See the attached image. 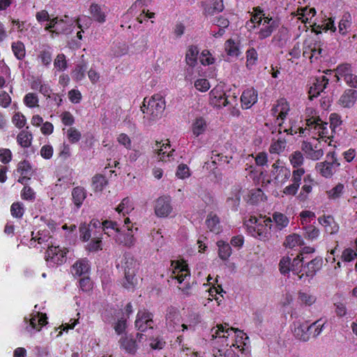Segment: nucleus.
<instances>
[{"label":"nucleus","mask_w":357,"mask_h":357,"mask_svg":"<svg viewBox=\"0 0 357 357\" xmlns=\"http://www.w3.org/2000/svg\"><path fill=\"white\" fill-rule=\"evenodd\" d=\"M80 237L83 241H88L92 236L93 239L87 245L91 252H96L101 249L100 237L102 234L108 236H113L117 242L126 246L133 244L132 225H82L79 229Z\"/></svg>","instance_id":"1"},{"label":"nucleus","mask_w":357,"mask_h":357,"mask_svg":"<svg viewBox=\"0 0 357 357\" xmlns=\"http://www.w3.org/2000/svg\"><path fill=\"white\" fill-rule=\"evenodd\" d=\"M210 336L212 340H215L217 344H222V347L218 348L214 346L213 357H238L232 348L243 350L245 340L248 338L242 331L229 327L227 324H217L212 328Z\"/></svg>","instance_id":"2"},{"label":"nucleus","mask_w":357,"mask_h":357,"mask_svg":"<svg viewBox=\"0 0 357 357\" xmlns=\"http://www.w3.org/2000/svg\"><path fill=\"white\" fill-rule=\"evenodd\" d=\"M172 278L180 284L178 289L185 295L192 294V286L190 283V273L188 264L183 261H173L171 264Z\"/></svg>","instance_id":"3"},{"label":"nucleus","mask_w":357,"mask_h":357,"mask_svg":"<svg viewBox=\"0 0 357 357\" xmlns=\"http://www.w3.org/2000/svg\"><path fill=\"white\" fill-rule=\"evenodd\" d=\"M146 102V98H144L143 106L141 107V110L144 114V118L150 123L160 119L165 109L164 98L158 94L154 95L149 100L147 105Z\"/></svg>","instance_id":"4"},{"label":"nucleus","mask_w":357,"mask_h":357,"mask_svg":"<svg viewBox=\"0 0 357 357\" xmlns=\"http://www.w3.org/2000/svg\"><path fill=\"white\" fill-rule=\"evenodd\" d=\"M47 317L45 314L34 311L29 317L24 320V328L26 332L30 335L40 331L41 328L47 324Z\"/></svg>","instance_id":"5"},{"label":"nucleus","mask_w":357,"mask_h":357,"mask_svg":"<svg viewBox=\"0 0 357 357\" xmlns=\"http://www.w3.org/2000/svg\"><path fill=\"white\" fill-rule=\"evenodd\" d=\"M327 160L316 165V170L324 177L331 178L340 167L335 153L328 152L326 155Z\"/></svg>","instance_id":"6"},{"label":"nucleus","mask_w":357,"mask_h":357,"mask_svg":"<svg viewBox=\"0 0 357 357\" xmlns=\"http://www.w3.org/2000/svg\"><path fill=\"white\" fill-rule=\"evenodd\" d=\"M68 250L65 248L59 245H50L47 244V250L45 253V259L50 266H54L62 264L66 260Z\"/></svg>","instance_id":"7"},{"label":"nucleus","mask_w":357,"mask_h":357,"mask_svg":"<svg viewBox=\"0 0 357 357\" xmlns=\"http://www.w3.org/2000/svg\"><path fill=\"white\" fill-rule=\"evenodd\" d=\"M135 327L141 332H145L148 329H153V314L144 309L139 310L135 320Z\"/></svg>","instance_id":"8"},{"label":"nucleus","mask_w":357,"mask_h":357,"mask_svg":"<svg viewBox=\"0 0 357 357\" xmlns=\"http://www.w3.org/2000/svg\"><path fill=\"white\" fill-rule=\"evenodd\" d=\"M261 28L258 32L259 38L264 40L271 36L273 32L280 26V20L278 18H273L269 15L264 17V22L261 24Z\"/></svg>","instance_id":"9"},{"label":"nucleus","mask_w":357,"mask_h":357,"mask_svg":"<svg viewBox=\"0 0 357 357\" xmlns=\"http://www.w3.org/2000/svg\"><path fill=\"white\" fill-rule=\"evenodd\" d=\"M181 317L177 309L169 307L166 314V326L169 331H179L182 330L181 324Z\"/></svg>","instance_id":"10"},{"label":"nucleus","mask_w":357,"mask_h":357,"mask_svg":"<svg viewBox=\"0 0 357 357\" xmlns=\"http://www.w3.org/2000/svg\"><path fill=\"white\" fill-rule=\"evenodd\" d=\"M301 150L307 158L313 160H319L324 155V151L319 143L313 146L311 143L304 141L301 144Z\"/></svg>","instance_id":"11"},{"label":"nucleus","mask_w":357,"mask_h":357,"mask_svg":"<svg viewBox=\"0 0 357 357\" xmlns=\"http://www.w3.org/2000/svg\"><path fill=\"white\" fill-rule=\"evenodd\" d=\"M171 199L169 197H160L156 200L155 206V213L158 217H167L171 213L172 208L171 206Z\"/></svg>","instance_id":"12"},{"label":"nucleus","mask_w":357,"mask_h":357,"mask_svg":"<svg viewBox=\"0 0 357 357\" xmlns=\"http://www.w3.org/2000/svg\"><path fill=\"white\" fill-rule=\"evenodd\" d=\"M328 79L325 75L317 77L314 78L312 86L309 89L310 98H316L324 92L328 84Z\"/></svg>","instance_id":"13"},{"label":"nucleus","mask_w":357,"mask_h":357,"mask_svg":"<svg viewBox=\"0 0 357 357\" xmlns=\"http://www.w3.org/2000/svg\"><path fill=\"white\" fill-rule=\"evenodd\" d=\"M356 100L357 90L347 89L340 97L338 104L344 108H351L355 105Z\"/></svg>","instance_id":"14"},{"label":"nucleus","mask_w":357,"mask_h":357,"mask_svg":"<svg viewBox=\"0 0 357 357\" xmlns=\"http://www.w3.org/2000/svg\"><path fill=\"white\" fill-rule=\"evenodd\" d=\"M310 326L307 322L299 321L294 322L293 333L294 336L302 341L306 342L310 337Z\"/></svg>","instance_id":"15"},{"label":"nucleus","mask_w":357,"mask_h":357,"mask_svg":"<svg viewBox=\"0 0 357 357\" xmlns=\"http://www.w3.org/2000/svg\"><path fill=\"white\" fill-rule=\"evenodd\" d=\"M246 230L252 236L264 239L267 237L270 227L268 225H245Z\"/></svg>","instance_id":"16"},{"label":"nucleus","mask_w":357,"mask_h":357,"mask_svg":"<svg viewBox=\"0 0 357 357\" xmlns=\"http://www.w3.org/2000/svg\"><path fill=\"white\" fill-rule=\"evenodd\" d=\"M257 91L255 89L250 88L243 92L241 101L245 109H249L257 102Z\"/></svg>","instance_id":"17"},{"label":"nucleus","mask_w":357,"mask_h":357,"mask_svg":"<svg viewBox=\"0 0 357 357\" xmlns=\"http://www.w3.org/2000/svg\"><path fill=\"white\" fill-rule=\"evenodd\" d=\"M90 264L87 259H80L77 260L71 268V273L74 276L80 277L89 273Z\"/></svg>","instance_id":"18"},{"label":"nucleus","mask_w":357,"mask_h":357,"mask_svg":"<svg viewBox=\"0 0 357 357\" xmlns=\"http://www.w3.org/2000/svg\"><path fill=\"white\" fill-rule=\"evenodd\" d=\"M337 79H340V77H342L344 81H348V78L353 74L354 70L350 63H343L339 64L335 69Z\"/></svg>","instance_id":"19"},{"label":"nucleus","mask_w":357,"mask_h":357,"mask_svg":"<svg viewBox=\"0 0 357 357\" xmlns=\"http://www.w3.org/2000/svg\"><path fill=\"white\" fill-rule=\"evenodd\" d=\"M322 266V259L315 258L311 260L306 266L304 267L305 271L307 277L312 278L316 273L321 268Z\"/></svg>","instance_id":"20"},{"label":"nucleus","mask_w":357,"mask_h":357,"mask_svg":"<svg viewBox=\"0 0 357 357\" xmlns=\"http://www.w3.org/2000/svg\"><path fill=\"white\" fill-rule=\"evenodd\" d=\"M210 96L213 104L218 107H226L227 105L231 104V102L228 100V96H226L225 93H222L218 91L213 89L210 92Z\"/></svg>","instance_id":"21"},{"label":"nucleus","mask_w":357,"mask_h":357,"mask_svg":"<svg viewBox=\"0 0 357 357\" xmlns=\"http://www.w3.org/2000/svg\"><path fill=\"white\" fill-rule=\"evenodd\" d=\"M224 9L222 0H212L210 4H207L204 8V14L213 15L216 13H220Z\"/></svg>","instance_id":"22"},{"label":"nucleus","mask_w":357,"mask_h":357,"mask_svg":"<svg viewBox=\"0 0 357 357\" xmlns=\"http://www.w3.org/2000/svg\"><path fill=\"white\" fill-rule=\"evenodd\" d=\"M297 13L298 19L301 20L303 23L306 24L316 15V10L314 8H308L305 7L298 9Z\"/></svg>","instance_id":"23"},{"label":"nucleus","mask_w":357,"mask_h":357,"mask_svg":"<svg viewBox=\"0 0 357 357\" xmlns=\"http://www.w3.org/2000/svg\"><path fill=\"white\" fill-rule=\"evenodd\" d=\"M199 50L197 46L190 45L185 54L186 63L191 67H195L197 63V55Z\"/></svg>","instance_id":"24"},{"label":"nucleus","mask_w":357,"mask_h":357,"mask_svg":"<svg viewBox=\"0 0 357 357\" xmlns=\"http://www.w3.org/2000/svg\"><path fill=\"white\" fill-rule=\"evenodd\" d=\"M133 210V204L128 197L123 199L120 204L116 208L117 213L119 215L122 214L123 217Z\"/></svg>","instance_id":"25"},{"label":"nucleus","mask_w":357,"mask_h":357,"mask_svg":"<svg viewBox=\"0 0 357 357\" xmlns=\"http://www.w3.org/2000/svg\"><path fill=\"white\" fill-rule=\"evenodd\" d=\"M218 247V256L222 260H227L231 255V248L229 243L223 241H218L217 242Z\"/></svg>","instance_id":"26"},{"label":"nucleus","mask_w":357,"mask_h":357,"mask_svg":"<svg viewBox=\"0 0 357 357\" xmlns=\"http://www.w3.org/2000/svg\"><path fill=\"white\" fill-rule=\"evenodd\" d=\"M87 70V64L85 61H82L77 63L75 70L72 73V77L77 82L82 80L85 77V73Z\"/></svg>","instance_id":"27"},{"label":"nucleus","mask_w":357,"mask_h":357,"mask_svg":"<svg viewBox=\"0 0 357 357\" xmlns=\"http://www.w3.org/2000/svg\"><path fill=\"white\" fill-rule=\"evenodd\" d=\"M72 196L74 204L79 208L86 199V193L83 188L76 187L72 191Z\"/></svg>","instance_id":"28"},{"label":"nucleus","mask_w":357,"mask_h":357,"mask_svg":"<svg viewBox=\"0 0 357 357\" xmlns=\"http://www.w3.org/2000/svg\"><path fill=\"white\" fill-rule=\"evenodd\" d=\"M124 273L125 278L123 281V287L128 290L134 289L137 284V278L135 276V273L132 271H130V272L128 271V272Z\"/></svg>","instance_id":"29"},{"label":"nucleus","mask_w":357,"mask_h":357,"mask_svg":"<svg viewBox=\"0 0 357 357\" xmlns=\"http://www.w3.org/2000/svg\"><path fill=\"white\" fill-rule=\"evenodd\" d=\"M199 317L196 313L189 314L188 319L181 324L182 331L190 330L195 331V326L199 323Z\"/></svg>","instance_id":"30"},{"label":"nucleus","mask_w":357,"mask_h":357,"mask_svg":"<svg viewBox=\"0 0 357 357\" xmlns=\"http://www.w3.org/2000/svg\"><path fill=\"white\" fill-rule=\"evenodd\" d=\"M192 132L196 137L203 134L206 129V123L202 117L197 118L192 123Z\"/></svg>","instance_id":"31"},{"label":"nucleus","mask_w":357,"mask_h":357,"mask_svg":"<svg viewBox=\"0 0 357 357\" xmlns=\"http://www.w3.org/2000/svg\"><path fill=\"white\" fill-rule=\"evenodd\" d=\"M308 49L312 52V55L309 56L312 63L323 56L324 50L321 47L319 44L312 43L308 45Z\"/></svg>","instance_id":"32"},{"label":"nucleus","mask_w":357,"mask_h":357,"mask_svg":"<svg viewBox=\"0 0 357 357\" xmlns=\"http://www.w3.org/2000/svg\"><path fill=\"white\" fill-rule=\"evenodd\" d=\"M32 135L26 130H22L17 137L18 144L24 148H28L31 146Z\"/></svg>","instance_id":"33"},{"label":"nucleus","mask_w":357,"mask_h":357,"mask_svg":"<svg viewBox=\"0 0 357 357\" xmlns=\"http://www.w3.org/2000/svg\"><path fill=\"white\" fill-rule=\"evenodd\" d=\"M303 243L302 238L298 234L289 235L286 238L284 245L289 248H295L302 245Z\"/></svg>","instance_id":"34"},{"label":"nucleus","mask_w":357,"mask_h":357,"mask_svg":"<svg viewBox=\"0 0 357 357\" xmlns=\"http://www.w3.org/2000/svg\"><path fill=\"white\" fill-rule=\"evenodd\" d=\"M12 50L14 53V55L15 57L19 59L22 60L24 58L26 51H25V47L22 42L21 41H17L12 43L11 45Z\"/></svg>","instance_id":"35"},{"label":"nucleus","mask_w":357,"mask_h":357,"mask_svg":"<svg viewBox=\"0 0 357 357\" xmlns=\"http://www.w3.org/2000/svg\"><path fill=\"white\" fill-rule=\"evenodd\" d=\"M291 174L289 169L286 167H282L274 178L275 182L281 184L284 183L290 178Z\"/></svg>","instance_id":"36"},{"label":"nucleus","mask_w":357,"mask_h":357,"mask_svg":"<svg viewBox=\"0 0 357 357\" xmlns=\"http://www.w3.org/2000/svg\"><path fill=\"white\" fill-rule=\"evenodd\" d=\"M38 241V244L45 243V245L47 246V244L50 243V245H53L52 241V237L47 236L45 234H43L38 232V236H33V232H32V239L31 241L30 245L33 246H36L35 243Z\"/></svg>","instance_id":"37"},{"label":"nucleus","mask_w":357,"mask_h":357,"mask_svg":"<svg viewBox=\"0 0 357 357\" xmlns=\"http://www.w3.org/2000/svg\"><path fill=\"white\" fill-rule=\"evenodd\" d=\"M107 183L106 178L101 174H97L92 178V185L95 191H102Z\"/></svg>","instance_id":"38"},{"label":"nucleus","mask_w":357,"mask_h":357,"mask_svg":"<svg viewBox=\"0 0 357 357\" xmlns=\"http://www.w3.org/2000/svg\"><path fill=\"white\" fill-rule=\"evenodd\" d=\"M121 345L127 352L130 354H135L137 351L136 342L132 338H122L121 341Z\"/></svg>","instance_id":"39"},{"label":"nucleus","mask_w":357,"mask_h":357,"mask_svg":"<svg viewBox=\"0 0 357 357\" xmlns=\"http://www.w3.org/2000/svg\"><path fill=\"white\" fill-rule=\"evenodd\" d=\"M91 13L93 19L100 23L105 21V15L102 12L100 7L97 4H92L90 7Z\"/></svg>","instance_id":"40"},{"label":"nucleus","mask_w":357,"mask_h":357,"mask_svg":"<svg viewBox=\"0 0 357 357\" xmlns=\"http://www.w3.org/2000/svg\"><path fill=\"white\" fill-rule=\"evenodd\" d=\"M225 51L231 56H238L240 54L238 47L232 39H229L225 44Z\"/></svg>","instance_id":"41"},{"label":"nucleus","mask_w":357,"mask_h":357,"mask_svg":"<svg viewBox=\"0 0 357 357\" xmlns=\"http://www.w3.org/2000/svg\"><path fill=\"white\" fill-rule=\"evenodd\" d=\"M298 299L303 304L307 305V306L312 305L317 301V298L314 295H313L309 292H303V291L299 292Z\"/></svg>","instance_id":"42"},{"label":"nucleus","mask_w":357,"mask_h":357,"mask_svg":"<svg viewBox=\"0 0 357 357\" xmlns=\"http://www.w3.org/2000/svg\"><path fill=\"white\" fill-rule=\"evenodd\" d=\"M137 262L136 260L133 259L132 257L130 255H126L124 257V273L128 272V271L130 272V271H132L134 273L136 272L137 268Z\"/></svg>","instance_id":"43"},{"label":"nucleus","mask_w":357,"mask_h":357,"mask_svg":"<svg viewBox=\"0 0 357 357\" xmlns=\"http://www.w3.org/2000/svg\"><path fill=\"white\" fill-rule=\"evenodd\" d=\"M286 144L287 142L284 139L279 138L271 145L269 151L271 153H280L284 150Z\"/></svg>","instance_id":"44"},{"label":"nucleus","mask_w":357,"mask_h":357,"mask_svg":"<svg viewBox=\"0 0 357 357\" xmlns=\"http://www.w3.org/2000/svg\"><path fill=\"white\" fill-rule=\"evenodd\" d=\"M324 325L325 322L323 321L321 319H319L314 321L313 324H310V335H312L314 337L319 335L322 332Z\"/></svg>","instance_id":"45"},{"label":"nucleus","mask_w":357,"mask_h":357,"mask_svg":"<svg viewBox=\"0 0 357 357\" xmlns=\"http://www.w3.org/2000/svg\"><path fill=\"white\" fill-rule=\"evenodd\" d=\"M289 160L294 167H298L303 164L304 158L301 152L296 151L289 155Z\"/></svg>","instance_id":"46"},{"label":"nucleus","mask_w":357,"mask_h":357,"mask_svg":"<svg viewBox=\"0 0 357 357\" xmlns=\"http://www.w3.org/2000/svg\"><path fill=\"white\" fill-rule=\"evenodd\" d=\"M303 230L305 236L311 240L316 238L319 234V231L314 225H305L303 227Z\"/></svg>","instance_id":"47"},{"label":"nucleus","mask_w":357,"mask_h":357,"mask_svg":"<svg viewBox=\"0 0 357 357\" xmlns=\"http://www.w3.org/2000/svg\"><path fill=\"white\" fill-rule=\"evenodd\" d=\"M303 266V257L301 258L300 255H298L294 259L291 260V268L290 271L294 274H298L301 272Z\"/></svg>","instance_id":"48"},{"label":"nucleus","mask_w":357,"mask_h":357,"mask_svg":"<svg viewBox=\"0 0 357 357\" xmlns=\"http://www.w3.org/2000/svg\"><path fill=\"white\" fill-rule=\"evenodd\" d=\"M246 66L247 67L252 66L256 63L257 61L258 54L255 48L249 49L246 52Z\"/></svg>","instance_id":"49"},{"label":"nucleus","mask_w":357,"mask_h":357,"mask_svg":"<svg viewBox=\"0 0 357 357\" xmlns=\"http://www.w3.org/2000/svg\"><path fill=\"white\" fill-rule=\"evenodd\" d=\"M176 176L178 178L184 179L190 176V169L187 165L181 164L178 166Z\"/></svg>","instance_id":"50"},{"label":"nucleus","mask_w":357,"mask_h":357,"mask_svg":"<svg viewBox=\"0 0 357 357\" xmlns=\"http://www.w3.org/2000/svg\"><path fill=\"white\" fill-rule=\"evenodd\" d=\"M349 15H344L339 22V32L342 35H344L347 32L348 28L350 27L351 22L349 20Z\"/></svg>","instance_id":"51"},{"label":"nucleus","mask_w":357,"mask_h":357,"mask_svg":"<svg viewBox=\"0 0 357 357\" xmlns=\"http://www.w3.org/2000/svg\"><path fill=\"white\" fill-rule=\"evenodd\" d=\"M24 104L29 107H34L38 105V99L37 96L33 93H27L24 98Z\"/></svg>","instance_id":"52"},{"label":"nucleus","mask_w":357,"mask_h":357,"mask_svg":"<svg viewBox=\"0 0 357 357\" xmlns=\"http://www.w3.org/2000/svg\"><path fill=\"white\" fill-rule=\"evenodd\" d=\"M344 190V185L338 183L331 190L327 191V194L329 198L336 199L341 196Z\"/></svg>","instance_id":"53"},{"label":"nucleus","mask_w":357,"mask_h":357,"mask_svg":"<svg viewBox=\"0 0 357 357\" xmlns=\"http://www.w3.org/2000/svg\"><path fill=\"white\" fill-rule=\"evenodd\" d=\"M342 124L341 117L336 113H332L330 115V126L332 132H335L337 128Z\"/></svg>","instance_id":"54"},{"label":"nucleus","mask_w":357,"mask_h":357,"mask_svg":"<svg viewBox=\"0 0 357 357\" xmlns=\"http://www.w3.org/2000/svg\"><path fill=\"white\" fill-rule=\"evenodd\" d=\"M54 67L59 70H64L67 68V61L63 54H58L54 62Z\"/></svg>","instance_id":"55"},{"label":"nucleus","mask_w":357,"mask_h":357,"mask_svg":"<svg viewBox=\"0 0 357 357\" xmlns=\"http://www.w3.org/2000/svg\"><path fill=\"white\" fill-rule=\"evenodd\" d=\"M291 259L289 257H284L280 262V271L282 274H287L290 272Z\"/></svg>","instance_id":"56"},{"label":"nucleus","mask_w":357,"mask_h":357,"mask_svg":"<svg viewBox=\"0 0 357 357\" xmlns=\"http://www.w3.org/2000/svg\"><path fill=\"white\" fill-rule=\"evenodd\" d=\"M21 197L23 199L33 201L36 199V193L31 187L25 185L22 190Z\"/></svg>","instance_id":"57"},{"label":"nucleus","mask_w":357,"mask_h":357,"mask_svg":"<svg viewBox=\"0 0 357 357\" xmlns=\"http://www.w3.org/2000/svg\"><path fill=\"white\" fill-rule=\"evenodd\" d=\"M31 171V166L29 161L23 160L19 162L17 165V172H20L22 175L30 174Z\"/></svg>","instance_id":"58"},{"label":"nucleus","mask_w":357,"mask_h":357,"mask_svg":"<svg viewBox=\"0 0 357 357\" xmlns=\"http://www.w3.org/2000/svg\"><path fill=\"white\" fill-rule=\"evenodd\" d=\"M68 138L71 143L77 142L81 138V133L75 128H70L67 132Z\"/></svg>","instance_id":"59"},{"label":"nucleus","mask_w":357,"mask_h":357,"mask_svg":"<svg viewBox=\"0 0 357 357\" xmlns=\"http://www.w3.org/2000/svg\"><path fill=\"white\" fill-rule=\"evenodd\" d=\"M195 86L197 90L205 92L209 89L210 84L206 79H198L195 82Z\"/></svg>","instance_id":"60"},{"label":"nucleus","mask_w":357,"mask_h":357,"mask_svg":"<svg viewBox=\"0 0 357 357\" xmlns=\"http://www.w3.org/2000/svg\"><path fill=\"white\" fill-rule=\"evenodd\" d=\"M288 30L287 28L282 26L279 29L278 33L273 36V40L278 43L285 41L287 38Z\"/></svg>","instance_id":"61"},{"label":"nucleus","mask_w":357,"mask_h":357,"mask_svg":"<svg viewBox=\"0 0 357 357\" xmlns=\"http://www.w3.org/2000/svg\"><path fill=\"white\" fill-rule=\"evenodd\" d=\"M13 123L18 128H22L26 123L25 116L20 112H17L13 116Z\"/></svg>","instance_id":"62"},{"label":"nucleus","mask_w":357,"mask_h":357,"mask_svg":"<svg viewBox=\"0 0 357 357\" xmlns=\"http://www.w3.org/2000/svg\"><path fill=\"white\" fill-rule=\"evenodd\" d=\"M357 257L356 252L351 248H346L342 254V259L344 261H351Z\"/></svg>","instance_id":"63"},{"label":"nucleus","mask_w":357,"mask_h":357,"mask_svg":"<svg viewBox=\"0 0 357 357\" xmlns=\"http://www.w3.org/2000/svg\"><path fill=\"white\" fill-rule=\"evenodd\" d=\"M38 57L45 66H48L52 61V54L49 50L41 51Z\"/></svg>","instance_id":"64"}]
</instances>
